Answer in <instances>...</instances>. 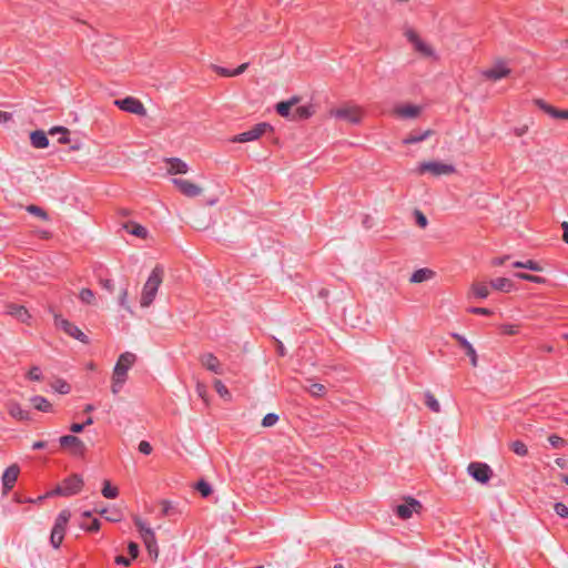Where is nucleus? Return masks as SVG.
Listing matches in <instances>:
<instances>
[{
    "mask_svg": "<svg viewBox=\"0 0 568 568\" xmlns=\"http://www.w3.org/2000/svg\"><path fill=\"white\" fill-rule=\"evenodd\" d=\"M166 170L170 174H185L189 171V166L180 159H171L168 161Z\"/></svg>",
    "mask_w": 568,
    "mask_h": 568,
    "instance_id": "obj_25",
    "label": "nucleus"
},
{
    "mask_svg": "<svg viewBox=\"0 0 568 568\" xmlns=\"http://www.w3.org/2000/svg\"><path fill=\"white\" fill-rule=\"evenodd\" d=\"M305 389L315 397H322L326 393V387L323 384L312 383L310 386H306Z\"/></svg>",
    "mask_w": 568,
    "mask_h": 568,
    "instance_id": "obj_34",
    "label": "nucleus"
},
{
    "mask_svg": "<svg viewBox=\"0 0 568 568\" xmlns=\"http://www.w3.org/2000/svg\"><path fill=\"white\" fill-rule=\"evenodd\" d=\"M332 115L348 123H358L363 116V111L356 105H346L332 111Z\"/></svg>",
    "mask_w": 568,
    "mask_h": 568,
    "instance_id": "obj_8",
    "label": "nucleus"
},
{
    "mask_svg": "<svg viewBox=\"0 0 568 568\" xmlns=\"http://www.w3.org/2000/svg\"><path fill=\"white\" fill-rule=\"evenodd\" d=\"M527 131H528V126L524 125V126H520V128H516L515 129V134L517 136H523Z\"/></svg>",
    "mask_w": 568,
    "mask_h": 568,
    "instance_id": "obj_64",
    "label": "nucleus"
},
{
    "mask_svg": "<svg viewBox=\"0 0 568 568\" xmlns=\"http://www.w3.org/2000/svg\"><path fill=\"white\" fill-rule=\"evenodd\" d=\"M535 104L539 109L544 110L546 113L548 112V108L550 106V104L546 103L544 100H540V99L536 100Z\"/></svg>",
    "mask_w": 568,
    "mask_h": 568,
    "instance_id": "obj_59",
    "label": "nucleus"
},
{
    "mask_svg": "<svg viewBox=\"0 0 568 568\" xmlns=\"http://www.w3.org/2000/svg\"><path fill=\"white\" fill-rule=\"evenodd\" d=\"M483 77L488 80L498 81L510 74V69L504 62H497L491 68L483 71Z\"/></svg>",
    "mask_w": 568,
    "mask_h": 568,
    "instance_id": "obj_12",
    "label": "nucleus"
},
{
    "mask_svg": "<svg viewBox=\"0 0 568 568\" xmlns=\"http://www.w3.org/2000/svg\"><path fill=\"white\" fill-rule=\"evenodd\" d=\"M554 509L558 516L562 518L568 517V507L564 503H556Z\"/></svg>",
    "mask_w": 568,
    "mask_h": 568,
    "instance_id": "obj_47",
    "label": "nucleus"
},
{
    "mask_svg": "<svg viewBox=\"0 0 568 568\" xmlns=\"http://www.w3.org/2000/svg\"><path fill=\"white\" fill-rule=\"evenodd\" d=\"M144 546L146 547L151 559L156 561L159 558V547L156 545L154 532L149 528H144Z\"/></svg>",
    "mask_w": 568,
    "mask_h": 568,
    "instance_id": "obj_16",
    "label": "nucleus"
},
{
    "mask_svg": "<svg viewBox=\"0 0 568 568\" xmlns=\"http://www.w3.org/2000/svg\"><path fill=\"white\" fill-rule=\"evenodd\" d=\"M501 331L504 334L515 335L518 333V326L506 324L501 326Z\"/></svg>",
    "mask_w": 568,
    "mask_h": 568,
    "instance_id": "obj_52",
    "label": "nucleus"
},
{
    "mask_svg": "<svg viewBox=\"0 0 568 568\" xmlns=\"http://www.w3.org/2000/svg\"><path fill=\"white\" fill-rule=\"evenodd\" d=\"M471 294L477 298H486L489 295V288L484 283H474L470 287Z\"/></svg>",
    "mask_w": 568,
    "mask_h": 568,
    "instance_id": "obj_29",
    "label": "nucleus"
},
{
    "mask_svg": "<svg viewBox=\"0 0 568 568\" xmlns=\"http://www.w3.org/2000/svg\"><path fill=\"white\" fill-rule=\"evenodd\" d=\"M196 393H197V395L200 397L205 399V396H206V387H205V385H203L201 383H197V385H196Z\"/></svg>",
    "mask_w": 568,
    "mask_h": 568,
    "instance_id": "obj_56",
    "label": "nucleus"
},
{
    "mask_svg": "<svg viewBox=\"0 0 568 568\" xmlns=\"http://www.w3.org/2000/svg\"><path fill=\"white\" fill-rule=\"evenodd\" d=\"M33 407L40 412H50L52 409L51 403L42 397V396H34L30 399Z\"/></svg>",
    "mask_w": 568,
    "mask_h": 568,
    "instance_id": "obj_27",
    "label": "nucleus"
},
{
    "mask_svg": "<svg viewBox=\"0 0 568 568\" xmlns=\"http://www.w3.org/2000/svg\"><path fill=\"white\" fill-rule=\"evenodd\" d=\"M432 275V272L425 268L418 270L414 272V274L410 277V282L413 283H422L426 280H428Z\"/></svg>",
    "mask_w": 568,
    "mask_h": 568,
    "instance_id": "obj_36",
    "label": "nucleus"
},
{
    "mask_svg": "<svg viewBox=\"0 0 568 568\" xmlns=\"http://www.w3.org/2000/svg\"><path fill=\"white\" fill-rule=\"evenodd\" d=\"M11 120V114L0 110V123H6Z\"/></svg>",
    "mask_w": 568,
    "mask_h": 568,
    "instance_id": "obj_63",
    "label": "nucleus"
},
{
    "mask_svg": "<svg viewBox=\"0 0 568 568\" xmlns=\"http://www.w3.org/2000/svg\"><path fill=\"white\" fill-rule=\"evenodd\" d=\"M422 504L415 498H407L404 504L396 507V514L402 519H408L414 513H419Z\"/></svg>",
    "mask_w": 568,
    "mask_h": 568,
    "instance_id": "obj_11",
    "label": "nucleus"
},
{
    "mask_svg": "<svg viewBox=\"0 0 568 568\" xmlns=\"http://www.w3.org/2000/svg\"><path fill=\"white\" fill-rule=\"evenodd\" d=\"M314 113L311 105H302L296 108L292 113V120L308 119Z\"/></svg>",
    "mask_w": 568,
    "mask_h": 568,
    "instance_id": "obj_28",
    "label": "nucleus"
},
{
    "mask_svg": "<svg viewBox=\"0 0 568 568\" xmlns=\"http://www.w3.org/2000/svg\"><path fill=\"white\" fill-rule=\"evenodd\" d=\"M300 101V98L294 97L291 100L282 101L276 104L277 113L283 118H288L292 120L291 109Z\"/></svg>",
    "mask_w": 568,
    "mask_h": 568,
    "instance_id": "obj_24",
    "label": "nucleus"
},
{
    "mask_svg": "<svg viewBox=\"0 0 568 568\" xmlns=\"http://www.w3.org/2000/svg\"><path fill=\"white\" fill-rule=\"evenodd\" d=\"M60 445L63 448H72L75 452H82L84 449L83 442L73 435H64L60 437Z\"/></svg>",
    "mask_w": 568,
    "mask_h": 568,
    "instance_id": "obj_20",
    "label": "nucleus"
},
{
    "mask_svg": "<svg viewBox=\"0 0 568 568\" xmlns=\"http://www.w3.org/2000/svg\"><path fill=\"white\" fill-rule=\"evenodd\" d=\"M100 514L105 515L106 520L116 523L122 519L121 514L118 510H108V509H101L98 510Z\"/></svg>",
    "mask_w": 568,
    "mask_h": 568,
    "instance_id": "obj_41",
    "label": "nucleus"
},
{
    "mask_svg": "<svg viewBox=\"0 0 568 568\" xmlns=\"http://www.w3.org/2000/svg\"><path fill=\"white\" fill-rule=\"evenodd\" d=\"M71 513L68 509L60 511L51 531L50 542L57 549L63 541L67 525L70 520Z\"/></svg>",
    "mask_w": 568,
    "mask_h": 568,
    "instance_id": "obj_4",
    "label": "nucleus"
},
{
    "mask_svg": "<svg viewBox=\"0 0 568 568\" xmlns=\"http://www.w3.org/2000/svg\"><path fill=\"white\" fill-rule=\"evenodd\" d=\"M453 337L465 348V353L470 357V363L474 367L477 366V354L473 345L462 335L454 334Z\"/></svg>",
    "mask_w": 568,
    "mask_h": 568,
    "instance_id": "obj_23",
    "label": "nucleus"
},
{
    "mask_svg": "<svg viewBox=\"0 0 568 568\" xmlns=\"http://www.w3.org/2000/svg\"><path fill=\"white\" fill-rule=\"evenodd\" d=\"M172 183L183 195L187 197H196L203 193L202 186L186 179L176 178L172 180Z\"/></svg>",
    "mask_w": 568,
    "mask_h": 568,
    "instance_id": "obj_10",
    "label": "nucleus"
},
{
    "mask_svg": "<svg viewBox=\"0 0 568 568\" xmlns=\"http://www.w3.org/2000/svg\"><path fill=\"white\" fill-rule=\"evenodd\" d=\"M51 387L60 394H69L71 390L70 385L63 379H57L51 384Z\"/></svg>",
    "mask_w": 568,
    "mask_h": 568,
    "instance_id": "obj_38",
    "label": "nucleus"
},
{
    "mask_svg": "<svg viewBox=\"0 0 568 568\" xmlns=\"http://www.w3.org/2000/svg\"><path fill=\"white\" fill-rule=\"evenodd\" d=\"M214 388L216 390V393L225 398V399H230L231 398V394L229 392V389L226 388V386L220 381V379H215L214 383Z\"/></svg>",
    "mask_w": 568,
    "mask_h": 568,
    "instance_id": "obj_39",
    "label": "nucleus"
},
{
    "mask_svg": "<svg viewBox=\"0 0 568 568\" xmlns=\"http://www.w3.org/2000/svg\"><path fill=\"white\" fill-rule=\"evenodd\" d=\"M248 67V63H243L240 67H237L235 70H232L233 77L242 74Z\"/></svg>",
    "mask_w": 568,
    "mask_h": 568,
    "instance_id": "obj_58",
    "label": "nucleus"
},
{
    "mask_svg": "<svg viewBox=\"0 0 568 568\" xmlns=\"http://www.w3.org/2000/svg\"><path fill=\"white\" fill-rule=\"evenodd\" d=\"M30 142L36 149H45L49 145V139L42 130L32 131L30 133Z\"/></svg>",
    "mask_w": 568,
    "mask_h": 568,
    "instance_id": "obj_21",
    "label": "nucleus"
},
{
    "mask_svg": "<svg viewBox=\"0 0 568 568\" xmlns=\"http://www.w3.org/2000/svg\"><path fill=\"white\" fill-rule=\"evenodd\" d=\"M406 39L413 45L414 50L424 59H437V54L432 44L425 41L416 31L407 29L404 32Z\"/></svg>",
    "mask_w": 568,
    "mask_h": 568,
    "instance_id": "obj_3",
    "label": "nucleus"
},
{
    "mask_svg": "<svg viewBox=\"0 0 568 568\" xmlns=\"http://www.w3.org/2000/svg\"><path fill=\"white\" fill-rule=\"evenodd\" d=\"M119 490L116 486H113L109 480L103 481L102 495L105 498L113 499L118 496Z\"/></svg>",
    "mask_w": 568,
    "mask_h": 568,
    "instance_id": "obj_33",
    "label": "nucleus"
},
{
    "mask_svg": "<svg viewBox=\"0 0 568 568\" xmlns=\"http://www.w3.org/2000/svg\"><path fill=\"white\" fill-rule=\"evenodd\" d=\"M79 298L84 304L97 305L95 295L90 288H82L79 293Z\"/></svg>",
    "mask_w": 568,
    "mask_h": 568,
    "instance_id": "obj_32",
    "label": "nucleus"
},
{
    "mask_svg": "<svg viewBox=\"0 0 568 568\" xmlns=\"http://www.w3.org/2000/svg\"><path fill=\"white\" fill-rule=\"evenodd\" d=\"M123 227L135 236H142V226L138 223H125Z\"/></svg>",
    "mask_w": 568,
    "mask_h": 568,
    "instance_id": "obj_43",
    "label": "nucleus"
},
{
    "mask_svg": "<svg viewBox=\"0 0 568 568\" xmlns=\"http://www.w3.org/2000/svg\"><path fill=\"white\" fill-rule=\"evenodd\" d=\"M278 420V416L276 414L270 413L264 416L262 419V426L263 427H272L274 426Z\"/></svg>",
    "mask_w": 568,
    "mask_h": 568,
    "instance_id": "obj_45",
    "label": "nucleus"
},
{
    "mask_svg": "<svg viewBox=\"0 0 568 568\" xmlns=\"http://www.w3.org/2000/svg\"><path fill=\"white\" fill-rule=\"evenodd\" d=\"M114 104L123 111L142 114V103L135 98L126 97L124 99H118L114 101Z\"/></svg>",
    "mask_w": 568,
    "mask_h": 568,
    "instance_id": "obj_13",
    "label": "nucleus"
},
{
    "mask_svg": "<svg viewBox=\"0 0 568 568\" xmlns=\"http://www.w3.org/2000/svg\"><path fill=\"white\" fill-rule=\"evenodd\" d=\"M494 290L500 292H510L514 287L513 282L507 277H498L490 282Z\"/></svg>",
    "mask_w": 568,
    "mask_h": 568,
    "instance_id": "obj_26",
    "label": "nucleus"
},
{
    "mask_svg": "<svg viewBox=\"0 0 568 568\" xmlns=\"http://www.w3.org/2000/svg\"><path fill=\"white\" fill-rule=\"evenodd\" d=\"M508 260V256H504V257H496L491 261V264L494 266H499V265H503L506 261Z\"/></svg>",
    "mask_w": 568,
    "mask_h": 568,
    "instance_id": "obj_62",
    "label": "nucleus"
},
{
    "mask_svg": "<svg viewBox=\"0 0 568 568\" xmlns=\"http://www.w3.org/2000/svg\"><path fill=\"white\" fill-rule=\"evenodd\" d=\"M64 496H72L78 494L83 487V479L74 474L63 480Z\"/></svg>",
    "mask_w": 568,
    "mask_h": 568,
    "instance_id": "obj_15",
    "label": "nucleus"
},
{
    "mask_svg": "<svg viewBox=\"0 0 568 568\" xmlns=\"http://www.w3.org/2000/svg\"><path fill=\"white\" fill-rule=\"evenodd\" d=\"M115 562L118 565H123V566H129L130 562H131V559L130 558H126L124 556H116L115 557Z\"/></svg>",
    "mask_w": 568,
    "mask_h": 568,
    "instance_id": "obj_57",
    "label": "nucleus"
},
{
    "mask_svg": "<svg viewBox=\"0 0 568 568\" xmlns=\"http://www.w3.org/2000/svg\"><path fill=\"white\" fill-rule=\"evenodd\" d=\"M548 442L554 448H561L566 445V440L558 435H551L548 437Z\"/></svg>",
    "mask_w": 568,
    "mask_h": 568,
    "instance_id": "obj_46",
    "label": "nucleus"
},
{
    "mask_svg": "<svg viewBox=\"0 0 568 568\" xmlns=\"http://www.w3.org/2000/svg\"><path fill=\"white\" fill-rule=\"evenodd\" d=\"M30 214L43 220V221H48L49 220V215L48 213L40 206L38 205H34V204H31V205H28L27 209H26Z\"/></svg>",
    "mask_w": 568,
    "mask_h": 568,
    "instance_id": "obj_35",
    "label": "nucleus"
},
{
    "mask_svg": "<svg viewBox=\"0 0 568 568\" xmlns=\"http://www.w3.org/2000/svg\"><path fill=\"white\" fill-rule=\"evenodd\" d=\"M425 397H426V400H425L426 406L428 408H430L433 412L438 413L440 410V404L435 398V396L427 393Z\"/></svg>",
    "mask_w": 568,
    "mask_h": 568,
    "instance_id": "obj_40",
    "label": "nucleus"
},
{
    "mask_svg": "<svg viewBox=\"0 0 568 568\" xmlns=\"http://www.w3.org/2000/svg\"><path fill=\"white\" fill-rule=\"evenodd\" d=\"M524 268L534 271V272H541L544 270L539 263H537L532 260L525 261Z\"/></svg>",
    "mask_w": 568,
    "mask_h": 568,
    "instance_id": "obj_48",
    "label": "nucleus"
},
{
    "mask_svg": "<svg viewBox=\"0 0 568 568\" xmlns=\"http://www.w3.org/2000/svg\"><path fill=\"white\" fill-rule=\"evenodd\" d=\"M467 471L480 484L488 483L493 475L491 468L485 463H470L467 467Z\"/></svg>",
    "mask_w": 568,
    "mask_h": 568,
    "instance_id": "obj_9",
    "label": "nucleus"
},
{
    "mask_svg": "<svg viewBox=\"0 0 568 568\" xmlns=\"http://www.w3.org/2000/svg\"><path fill=\"white\" fill-rule=\"evenodd\" d=\"M84 428V425L83 424H78V423H74L70 426V430L72 433H81Z\"/></svg>",
    "mask_w": 568,
    "mask_h": 568,
    "instance_id": "obj_60",
    "label": "nucleus"
},
{
    "mask_svg": "<svg viewBox=\"0 0 568 568\" xmlns=\"http://www.w3.org/2000/svg\"><path fill=\"white\" fill-rule=\"evenodd\" d=\"M136 362V355L130 352L121 354L111 375V393L118 395L129 377V371Z\"/></svg>",
    "mask_w": 568,
    "mask_h": 568,
    "instance_id": "obj_1",
    "label": "nucleus"
},
{
    "mask_svg": "<svg viewBox=\"0 0 568 568\" xmlns=\"http://www.w3.org/2000/svg\"><path fill=\"white\" fill-rule=\"evenodd\" d=\"M195 489L200 491L203 497H207L212 493L211 486L204 480L199 481Z\"/></svg>",
    "mask_w": 568,
    "mask_h": 568,
    "instance_id": "obj_44",
    "label": "nucleus"
},
{
    "mask_svg": "<svg viewBox=\"0 0 568 568\" xmlns=\"http://www.w3.org/2000/svg\"><path fill=\"white\" fill-rule=\"evenodd\" d=\"M456 172L455 166L440 161H425L417 168L418 174L430 173L434 176L450 175Z\"/></svg>",
    "mask_w": 568,
    "mask_h": 568,
    "instance_id": "obj_5",
    "label": "nucleus"
},
{
    "mask_svg": "<svg viewBox=\"0 0 568 568\" xmlns=\"http://www.w3.org/2000/svg\"><path fill=\"white\" fill-rule=\"evenodd\" d=\"M561 227L564 231L562 240L568 244V222H562Z\"/></svg>",
    "mask_w": 568,
    "mask_h": 568,
    "instance_id": "obj_61",
    "label": "nucleus"
},
{
    "mask_svg": "<svg viewBox=\"0 0 568 568\" xmlns=\"http://www.w3.org/2000/svg\"><path fill=\"white\" fill-rule=\"evenodd\" d=\"M509 448L518 456H526L528 454L527 446L520 440L511 442Z\"/></svg>",
    "mask_w": 568,
    "mask_h": 568,
    "instance_id": "obj_37",
    "label": "nucleus"
},
{
    "mask_svg": "<svg viewBox=\"0 0 568 568\" xmlns=\"http://www.w3.org/2000/svg\"><path fill=\"white\" fill-rule=\"evenodd\" d=\"M129 554L131 559H135L139 556L140 547L136 542L131 541L128 546Z\"/></svg>",
    "mask_w": 568,
    "mask_h": 568,
    "instance_id": "obj_50",
    "label": "nucleus"
},
{
    "mask_svg": "<svg viewBox=\"0 0 568 568\" xmlns=\"http://www.w3.org/2000/svg\"><path fill=\"white\" fill-rule=\"evenodd\" d=\"M8 413L11 417L18 419V420H29L30 414L29 412L24 410L21 405L14 400H10L7 404Z\"/></svg>",
    "mask_w": 568,
    "mask_h": 568,
    "instance_id": "obj_19",
    "label": "nucleus"
},
{
    "mask_svg": "<svg viewBox=\"0 0 568 568\" xmlns=\"http://www.w3.org/2000/svg\"><path fill=\"white\" fill-rule=\"evenodd\" d=\"M19 473H20V469H19L18 465H16V464L11 465L10 467H8L4 470L3 476H2V485H3L4 491H8L13 487L14 483L18 479Z\"/></svg>",
    "mask_w": 568,
    "mask_h": 568,
    "instance_id": "obj_17",
    "label": "nucleus"
},
{
    "mask_svg": "<svg viewBox=\"0 0 568 568\" xmlns=\"http://www.w3.org/2000/svg\"><path fill=\"white\" fill-rule=\"evenodd\" d=\"M433 134H434V131H432V130H426L420 134H409L408 136H406L403 140V143H405V144L418 143V142L426 140L427 138H429Z\"/></svg>",
    "mask_w": 568,
    "mask_h": 568,
    "instance_id": "obj_31",
    "label": "nucleus"
},
{
    "mask_svg": "<svg viewBox=\"0 0 568 568\" xmlns=\"http://www.w3.org/2000/svg\"><path fill=\"white\" fill-rule=\"evenodd\" d=\"M270 130H272V126L266 122H262V123L254 125L252 129H250L241 134L235 135L232 139V141L240 142V143L255 141Z\"/></svg>",
    "mask_w": 568,
    "mask_h": 568,
    "instance_id": "obj_7",
    "label": "nucleus"
},
{
    "mask_svg": "<svg viewBox=\"0 0 568 568\" xmlns=\"http://www.w3.org/2000/svg\"><path fill=\"white\" fill-rule=\"evenodd\" d=\"M57 495H61V496H64V487H63V484L61 486H58L55 489H53L52 491L48 493L44 497H52V496H57Z\"/></svg>",
    "mask_w": 568,
    "mask_h": 568,
    "instance_id": "obj_55",
    "label": "nucleus"
},
{
    "mask_svg": "<svg viewBox=\"0 0 568 568\" xmlns=\"http://www.w3.org/2000/svg\"><path fill=\"white\" fill-rule=\"evenodd\" d=\"M214 70L216 71V73H219L222 77H233L232 70H229L226 68L214 67Z\"/></svg>",
    "mask_w": 568,
    "mask_h": 568,
    "instance_id": "obj_54",
    "label": "nucleus"
},
{
    "mask_svg": "<svg viewBox=\"0 0 568 568\" xmlns=\"http://www.w3.org/2000/svg\"><path fill=\"white\" fill-rule=\"evenodd\" d=\"M7 312L22 323H28L31 317L27 308L22 305L10 304L7 306Z\"/></svg>",
    "mask_w": 568,
    "mask_h": 568,
    "instance_id": "obj_22",
    "label": "nucleus"
},
{
    "mask_svg": "<svg viewBox=\"0 0 568 568\" xmlns=\"http://www.w3.org/2000/svg\"><path fill=\"white\" fill-rule=\"evenodd\" d=\"M27 376L31 381H41L42 379V374L38 366L31 367L30 371L28 372Z\"/></svg>",
    "mask_w": 568,
    "mask_h": 568,
    "instance_id": "obj_49",
    "label": "nucleus"
},
{
    "mask_svg": "<svg viewBox=\"0 0 568 568\" xmlns=\"http://www.w3.org/2000/svg\"><path fill=\"white\" fill-rule=\"evenodd\" d=\"M165 275L164 267L155 264L144 282V308L150 306L159 293Z\"/></svg>",
    "mask_w": 568,
    "mask_h": 568,
    "instance_id": "obj_2",
    "label": "nucleus"
},
{
    "mask_svg": "<svg viewBox=\"0 0 568 568\" xmlns=\"http://www.w3.org/2000/svg\"><path fill=\"white\" fill-rule=\"evenodd\" d=\"M201 364L209 371L215 373V374H223V367L217 357H215L213 354L207 353L201 356L200 358Z\"/></svg>",
    "mask_w": 568,
    "mask_h": 568,
    "instance_id": "obj_18",
    "label": "nucleus"
},
{
    "mask_svg": "<svg viewBox=\"0 0 568 568\" xmlns=\"http://www.w3.org/2000/svg\"><path fill=\"white\" fill-rule=\"evenodd\" d=\"M516 277L524 280V281L534 282L537 284H544L546 282V280L544 277L531 275L528 273H517Z\"/></svg>",
    "mask_w": 568,
    "mask_h": 568,
    "instance_id": "obj_42",
    "label": "nucleus"
},
{
    "mask_svg": "<svg viewBox=\"0 0 568 568\" xmlns=\"http://www.w3.org/2000/svg\"><path fill=\"white\" fill-rule=\"evenodd\" d=\"M54 325L70 337H73L84 344L89 343L88 336L77 325L63 318L59 314H54Z\"/></svg>",
    "mask_w": 568,
    "mask_h": 568,
    "instance_id": "obj_6",
    "label": "nucleus"
},
{
    "mask_svg": "<svg viewBox=\"0 0 568 568\" xmlns=\"http://www.w3.org/2000/svg\"><path fill=\"white\" fill-rule=\"evenodd\" d=\"M469 312L473 314H478V315H490L491 314V311L488 308H485V307H473L469 310Z\"/></svg>",
    "mask_w": 568,
    "mask_h": 568,
    "instance_id": "obj_53",
    "label": "nucleus"
},
{
    "mask_svg": "<svg viewBox=\"0 0 568 568\" xmlns=\"http://www.w3.org/2000/svg\"><path fill=\"white\" fill-rule=\"evenodd\" d=\"M422 112V108L414 104H402L394 109L393 113L398 119H415Z\"/></svg>",
    "mask_w": 568,
    "mask_h": 568,
    "instance_id": "obj_14",
    "label": "nucleus"
},
{
    "mask_svg": "<svg viewBox=\"0 0 568 568\" xmlns=\"http://www.w3.org/2000/svg\"><path fill=\"white\" fill-rule=\"evenodd\" d=\"M49 134H51V135L60 134V136L58 139L59 143L67 144L70 142V139H69L70 132L64 126H53L49 130Z\"/></svg>",
    "mask_w": 568,
    "mask_h": 568,
    "instance_id": "obj_30",
    "label": "nucleus"
},
{
    "mask_svg": "<svg viewBox=\"0 0 568 568\" xmlns=\"http://www.w3.org/2000/svg\"><path fill=\"white\" fill-rule=\"evenodd\" d=\"M415 216H416V223L420 226V227H426L427 226V217L420 212V211H415Z\"/></svg>",
    "mask_w": 568,
    "mask_h": 568,
    "instance_id": "obj_51",
    "label": "nucleus"
}]
</instances>
